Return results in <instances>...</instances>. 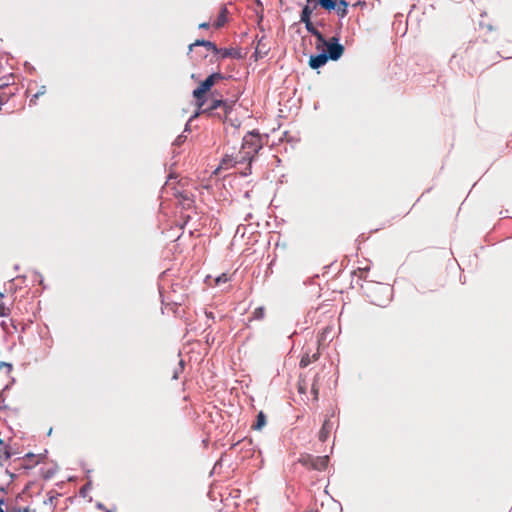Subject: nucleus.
I'll return each instance as SVG.
<instances>
[{"mask_svg": "<svg viewBox=\"0 0 512 512\" xmlns=\"http://www.w3.org/2000/svg\"><path fill=\"white\" fill-rule=\"evenodd\" d=\"M210 24L208 22H203L199 25L200 29H207L209 28Z\"/></svg>", "mask_w": 512, "mask_h": 512, "instance_id": "c9c22d12", "label": "nucleus"}, {"mask_svg": "<svg viewBox=\"0 0 512 512\" xmlns=\"http://www.w3.org/2000/svg\"><path fill=\"white\" fill-rule=\"evenodd\" d=\"M13 79V75L3 76L0 78V89H3L11 84L10 80ZM4 103L2 96H0V105Z\"/></svg>", "mask_w": 512, "mask_h": 512, "instance_id": "6ab92c4d", "label": "nucleus"}, {"mask_svg": "<svg viewBox=\"0 0 512 512\" xmlns=\"http://www.w3.org/2000/svg\"><path fill=\"white\" fill-rule=\"evenodd\" d=\"M265 310L264 307H257L253 312V318L257 320H261L264 318Z\"/></svg>", "mask_w": 512, "mask_h": 512, "instance_id": "4be33fe9", "label": "nucleus"}, {"mask_svg": "<svg viewBox=\"0 0 512 512\" xmlns=\"http://www.w3.org/2000/svg\"><path fill=\"white\" fill-rule=\"evenodd\" d=\"M329 457L328 456H315V459L313 461V470L322 471L326 469L328 466Z\"/></svg>", "mask_w": 512, "mask_h": 512, "instance_id": "f8f14e48", "label": "nucleus"}, {"mask_svg": "<svg viewBox=\"0 0 512 512\" xmlns=\"http://www.w3.org/2000/svg\"><path fill=\"white\" fill-rule=\"evenodd\" d=\"M240 446L241 450H246L247 452H254V445L251 439H242L238 441L237 443L233 444L231 446V449H235L236 447Z\"/></svg>", "mask_w": 512, "mask_h": 512, "instance_id": "4468645a", "label": "nucleus"}, {"mask_svg": "<svg viewBox=\"0 0 512 512\" xmlns=\"http://www.w3.org/2000/svg\"><path fill=\"white\" fill-rule=\"evenodd\" d=\"M322 41L316 40V49L320 50L322 47H325L322 51L327 56L329 60L337 61L344 54L345 48L340 43V36L337 33L330 39H326L323 35Z\"/></svg>", "mask_w": 512, "mask_h": 512, "instance_id": "f03ea898", "label": "nucleus"}, {"mask_svg": "<svg viewBox=\"0 0 512 512\" xmlns=\"http://www.w3.org/2000/svg\"><path fill=\"white\" fill-rule=\"evenodd\" d=\"M10 315V309L5 306L4 303L0 302V316L7 317Z\"/></svg>", "mask_w": 512, "mask_h": 512, "instance_id": "5701e85b", "label": "nucleus"}, {"mask_svg": "<svg viewBox=\"0 0 512 512\" xmlns=\"http://www.w3.org/2000/svg\"><path fill=\"white\" fill-rule=\"evenodd\" d=\"M310 363H311V359H310L309 355H305V356H303V357L301 358V360H300V364H299V365H300V367H301V368H305V367H307Z\"/></svg>", "mask_w": 512, "mask_h": 512, "instance_id": "b1692460", "label": "nucleus"}, {"mask_svg": "<svg viewBox=\"0 0 512 512\" xmlns=\"http://www.w3.org/2000/svg\"><path fill=\"white\" fill-rule=\"evenodd\" d=\"M3 445V440L0 438V446Z\"/></svg>", "mask_w": 512, "mask_h": 512, "instance_id": "09e8293b", "label": "nucleus"}, {"mask_svg": "<svg viewBox=\"0 0 512 512\" xmlns=\"http://www.w3.org/2000/svg\"><path fill=\"white\" fill-rule=\"evenodd\" d=\"M106 512H111L110 510H107Z\"/></svg>", "mask_w": 512, "mask_h": 512, "instance_id": "8fccbe9b", "label": "nucleus"}, {"mask_svg": "<svg viewBox=\"0 0 512 512\" xmlns=\"http://www.w3.org/2000/svg\"><path fill=\"white\" fill-rule=\"evenodd\" d=\"M311 392L314 396V400H318V395H319V388L316 384V380H314L312 386H311Z\"/></svg>", "mask_w": 512, "mask_h": 512, "instance_id": "a878e982", "label": "nucleus"}, {"mask_svg": "<svg viewBox=\"0 0 512 512\" xmlns=\"http://www.w3.org/2000/svg\"><path fill=\"white\" fill-rule=\"evenodd\" d=\"M365 5H366V2H365V1H361V0H359L358 2H356V3L354 4V6H361V7H363V6H365Z\"/></svg>", "mask_w": 512, "mask_h": 512, "instance_id": "e433bc0d", "label": "nucleus"}, {"mask_svg": "<svg viewBox=\"0 0 512 512\" xmlns=\"http://www.w3.org/2000/svg\"><path fill=\"white\" fill-rule=\"evenodd\" d=\"M328 61L329 59L327 58V56L324 54L323 51H321L319 54H312L310 56L309 66L312 69H319L323 67Z\"/></svg>", "mask_w": 512, "mask_h": 512, "instance_id": "0eeeda50", "label": "nucleus"}, {"mask_svg": "<svg viewBox=\"0 0 512 512\" xmlns=\"http://www.w3.org/2000/svg\"><path fill=\"white\" fill-rule=\"evenodd\" d=\"M91 488V483L88 482L86 485H84L81 490H80V494L85 497L86 495V492Z\"/></svg>", "mask_w": 512, "mask_h": 512, "instance_id": "cd10ccee", "label": "nucleus"}, {"mask_svg": "<svg viewBox=\"0 0 512 512\" xmlns=\"http://www.w3.org/2000/svg\"><path fill=\"white\" fill-rule=\"evenodd\" d=\"M262 149L261 136L257 130L249 131L244 137L242 142V149L236 156V163H243L248 161L249 172H245L244 175L251 173V162L254 160L255 155Z\"/></svg>", "mask_w": 512, "mask_h": 512, "instance_id": "f257e3e1", "label": "nucleus"}, {"mask_svg": "<svg viewBox=\"0 0 512 512\" xmlns=\"http://www.w3.org/2000/svg\"><path fill=\"white\" fill-rule=\"evenodd\" d=\"M5 503L4 499L0 500V512H5V510L2 508V505Z\"/></svg>", "mask_w": 512, "mask_h": 512, "instance_id": "4c0bfd02", "label": "nucleus"}, {"mask_svg": "<svg viewBox=\"0 0 512 512\" xmlns=\"http://www.w3.org/2000/svg\"><path fill=\"white\" fill-rule=\"evenodd\" d=\"M348 6L349 3L346 0H338L334 11L340 18H344L348 14Z\"/></svg>", "mask_w": 512, "mask_h": 512, "instance_id": "2eb2a0df", "label": "nucleus"}, {"mask_svg": "<svg viewBox=\"0 0 512 512\" xmlns=\"http://www.w3.org/2000/svg\"><path fill=\"white\" fill-rule=\"evenodd\" d=\"M97 508L101 510H105V506L102 503H97Z\"/></svg>", "mask_w": 512, "mask_h": 512, "instance_id": "58836bf2", "label": "nucleus"}, {"mask_svg": "<svg viewBox=\"0 0 512 512\" xmlns=\"http://www.w3.org/2000/svg\"><path fill=\"white\" fill-rule=\"evenodd\" d=\"M314 459H315V456H313V455L303 454L298 459V462L301 463L303 466L312 469Z\"/></svg>", "mask_w": 512, "mask_h": 512, "instance_id": "a211bd4d", "label": "nucleus"}, {"mask_svg": "<svg viewBox=\"0 0 512 512\" xmlns=\"http://www.w3.org/2000/svg\"><path fill=\"white\" fill-rule=\"evenodd\" d=\"M308 2H316L317 7L320 6L321 8L327 10V11H334L336 9V4L338 0H307Z\"/></svg>", "mask_w": 512, "mask_h": 512, "instance_id": "ddd939ff", "label": "nucleus"}, {"mask_svg": "<svg viewBox=\"0 0 512 512\" xmlns=\"http://www.w3.org/2000/svg\"><path fill=\"white\" fill-rule=\"evenodd\" d=\"M333 422L329 419V418H326L323 422V425L319 431V440L321 442H325L328 437H329V434L331 432V430L333 429Z\"/></svg>", "mask_w": 512, "mask_h": 512, "instance_id": "6e6552de", "label": "nucleus"}, {"mask_svg": "<svg viewBox=\"0 0 512 512\" xmlns=\"http://www.w3.org/2000/svg\"><path fill=\"white\" fill-rule=\"evenodd\" d=\"M225 105H222L221 107V116H223V120L227 118V116L232 112L235 101H230L227 99H224Z\"/></svg>", "mask_w": 512, "mask_h": 512, "instance_id": "f3484780", "label": "nucleus"}, {"mask_svg": "<svg viewBox=\"0 0 512 512\" xmlns=\"http://www.w3.org/2000/svg\"><path fill=\"white\" fill-rule=\"evenodd\" d=\"M45 93V86H42L41 89L33 95V98L30 100V102H33L34 99H37L40 95H43Z\"/></svg>", "mask_w": 512, "mask_h": 512, "instance_id": "c85d7f7f", "label": "nucleus"}, {"mask_svg": "<svg viewBox=\"0 0 512 512\" xmlns=\"http://www.w3.org/2000/svg\"><path fill=\"white\" fill-rule=\"evenodd\" d=\"M196 46H204L207 49L212 50L214 53H218L217 45L209 40H196L194 43L189 45V50L191 51Z\"/></svg>", "mask_w": 512, "mask_h": 512, "instance_id": "9b49d317", "label": "nucleus"}, {"mask_svg": "<svg viewBox=\"0 0 512 512\" xmlns=\"http://www.w3.org/2000/svg\"><path fill=\"white\" fill-rule=\"evenodd\" d=\"M3 365H6L4 361H0V369L3 368Z\"/></svg>", "mask_w": 512, "mask_h": 512, "instance_id": "a18cd8bd", "label": "nucleus"}, {"mask_svg": "<svg viewBox=\"0 0 512 512\" xmlns=\"http://www.w3.org/2000/svg\"><path fill=\"white\" fill-rule=\"evenodd\" d=\"M54 474H55V470H53V469H48L47 471H45V472L43 473V477H44L45 479H50V478H52V477H53V475H54Z\"/></svg>", "mask_w": 512, "mask_h": 512, "instance_id": "bb28decb", "label": "nucleus"}, {"mask_svg": "<svg viewBox=\"0 0 512 512\" xmlns=\"http://www.w3.org/2000/svg\"><path fill=\"white\" fill-rule=\"evenodd\" d=\"M187 131H190L189 123H187V124L185 125L184 132H187Z\"/></svg>", "mask_w": 512, "mask_h": 512, "instance_id": "37998d69", "label": "nucleus"}, {"mask_svg": "<svg viewBox=\"0 0 512 512\" xmlns=\"http://www.w3.org/2000/svg\"><path fill=\"white\" fill-rule=\"evenodd\" d=\"M180 197L183 201H189V202H192L191 198L189 197V195L187 193H181L180 194Z\"/></svg>", "mask_w": 512, "mask_h": 512, "instance_id": "2f4dec72", "label": "nucleus"}, {"mask_svg": "<svg viewBox=\"0 0 512 512\" xmlns=\"http://www.w3.org/2000/svg\"><path fill=\"white\" fill-rule=\"evenodd\" d=\"M19 512H30V509L28 507H25L23 509H19Z\"/></svg>", "mask_w": 512, "mask_h": 512, "instance_id": "79ce46f5", "label": "nucleus"}, {"mask_svg": "<svg viewBox=\"0 0 512 512\" xmlns=\"http://www.w3.org/2000/svg\"><path fill=\"white\" fill-rule=\"evenodd\" d=\"M314 25H315L316 27L318 26V27H322V28H323V27L325 26V21H324L323 19L318 20V21L316 22V24H314Z\"/></svg>", "mask_w": 512, "mask_h": 512, "instance_id": "f704fd0d", "label": "nucleus"}, {"mask_svg": "<svg viewBox=\"0 0 512 512\" xmlns=\"http://www.w3.org/2000/svg\"><path fill=\"white\" fill-rule=\"evenodd\" d=\"M235 160H236V158H235V159H233L232 157H230V156L226 155V156L223 158L222 163H223V164H229V163H231L232 161H234V162H235Z\"/></svg>", "mask_w": 512, "mask_h": 512, "instance_id": "7c9ffc66", "label": "nucleus"}, {"mask_svg": "<svg viewBox=\"0 0 512 512\" xmlns=\"http://www.w3.org/2000/svg\"><path fill=\"white\" fill-rule=\"evenodd\" d=\"M303 6L300 13V22L305 24V28L308 33L316 38V40L322 41L323 34L316 28L311 18L313 12L317 9L316 2H308Z\"/></svg>", "mask_w": 512, "mask_h": 512, "instance_id": "7ed1b4c3", "label": "nucleus"}, {"mask_svg": "<svg viewBox=\"0 0 512 512\" xmlns=\"http://www.w3.org/2000/svg\"><path fill=\"white\" fill-rule=\"evenodd\" d=\"M10 457H11V453H10L9 449L6 447L5 451H4V459L7 460Z\"/></svg>", "mask_w": 512, "mask_h": 512, "instance_id": "72a5a7b5", "label": "nucleus"}, {"mask_svg": "<svg viewBox=\"0 0 512 512\" xmlns=\"http://www.w3.org/2000/svg\"><path fill=\"white\" fill-rule=\"evenodd\" d=\"M228 281V278H227V275L226 274H222L220 275L219 277L216 278V283L219 284V283H225Z\"/></svg>", "mask_w": 512, "mask_h": 512, "instance_id": "c756f323", "label": "nucleus"}, {"mask_svg": "<svg viewBox=\"0 0 512 512\" xmlns=\"http://www.w3.org/2000/svg\"><path fill=\"white\" fill-rule=\"evenodd\" d=\"M55 500H56V496L52 495V492H49L48 498L46 500H44V504L49 505L51 507V509H55L56 508Z\"/></svg>", "mask_w": 512, "mask_h": 512, "instance_id": "412c9836", "label": "nucleus"}, {"mask_svg": "<svg viewBox=\"0 0 512 512\" xmlns=\"http://www.w3.org/2000/svg\"><path fill=\"white\" fill-rule=\"evenodd\" d=\"M4 297V294L2 292H0V298H3Z\"/></svg>", "mask_w": 512, "mask_h": 512, "instance_id": "de8ad7c7", "label": "nucleus"}, {"mask_svg": "<svg viewBox=\"0 0 512 512\" xmlns=\"http://www.w3.org/2000/svg\"><path fill=\"white\" fill-rule=\"evenodd\" d=\"M224 79H226V76L224 74L220 72H213L199 84V93H208L217 81Z\"/></svg>", "mask_w": 512, "mask_h": 512, "instance_id": "39448f33", "label": "nucleus"}, {"mask_svg": "<svg viewBox=\"0 0 512 512\" xmlns=\"http://www.w3.org/2000/svg\"><path fill=\"white\" fill-rule=\"evenodd\" d=\"M186 139H187V137L184 134H181V135L177 136V138L173 142V145L180 146L186 141Z\"/></svg>", "mask_w": 512, "mask_h": 512, "instance_id": "393cba45", "label": "nucleus"}, {"mask_svg": "<svg viewBox=\"0 0 512 512\" xmlns=\"http://www.w3.org/2000/svg\"><path fill=\"white\" fill-rule=\"evenodd\" d=\"M6 408H7V405H5V404H0V410L6 409Z\"/></svg>", "mask_w": 512, "mask_h": 512, "instance_id": "c03bdc74", "label": "nucleus"}, {"mask_svg": "<svg viewBox=\"0 0 512 512\" xmlns=\"http://www.w3.org/2000/svg\"><path fill=\"white\" fill-rule=\"evenodd\" d=\"M206 94L207 93H199L198 87L193 90L192 96L195 99V103H196V106H197V111L191 117L190 120H192L193 118H195L198 115L202 114L201 110H204V108H205L204 106H205V104L207 102Z\"/></svg>", "mask_w": 512, "mask_h": 512, "instance_id": "423d86ee", "label": "nucleus"}, {"mask_svg": "<svg viewBox=\"0 0 512 512\" xmlns=\"http://www.w3.org/2000/svg\"><path fill=\"white\" fill-rule=\"evenodd\" d=\"M6 365H3L7 369V372L10 373L13 370V365L11 363L5 362Z\"/></svg>", "mask_w": 512, "mask_h": 512, "instance_id": "473e14b6", "label": "nucleus"}, {"mask_svg": "<svg viewBox=\"0 0 512 512\" xmlns=\"http://www.w3.org/2000/svg\"><path fill=\"white\" fill-rule=\"evenodd\" d=\"M34 457H35V454H33V453H28V454H26V456H25V458H29V459H32V458H34Z\"/></svg>", "mask_w": 512, "mask_h": 512, "instance_id": "ea45409f", "label": "nucleus"}, {"mask_svg": "<svg viewBox=\"0 0 512 512\" xmlns=\"http://www.w3.org/2000/svg\"><path fill=\"white\" fill-rule=\"evenodd\" d=\"M266 425V415L260 411L256 416V421L252 425L254 430H261Z\"/></svg>", "mask_w": 512, "mask_h": 512, "instance_id": "dca6fc26", "label": "nucleus"}, {"mask_svg": "<svg viewBox=\"0 0 512 512\" xmlns=\"http://www.w3.org/2000/svg\"><path fill=\"white\" fill-rule=\"evenodd\" d=\"M184 365H185V362L184 360H180L179 361V364H178V367L174 370L173 372V375H172V379L173 380H177L179 378V375L183 372L184 370Z\"/></svg>", "mask_w": 512, "mask_h": 512, "instance_id": "aec40b11", "label": "nucleus"}, {"mask_svg": "<svg viewBox=\"0 0 512 512\" xmlns=\"http://www.w3.org/2000/svg\"><path fill=\"white\" fill-rule=\"evenodd\" d=\"M228 13H229V11H228L226 5H222L221 8H220L218 17H217L216 21L213 24L215 28H217V29L221 28V27H223L226 24Z\"/></svg>", "mask_w": 512, "mask_h": 512, "instance_id": "9d476101", "label": "nucleus"}, {"mask_svg": "<svg viewBox=\"0 0 512 512\" xmlns=\"http://www.w3.org/2000/svg\"><path fill=\"white\" fill-rule=\"evenodd\" d=\"M216 95L221 96L216 90L211 93V102L204 108V110H201V113L208 117L223 120V116H221V112L219 110H221L222 105H225V101L222 98H215Z\"/></svg>", "mask_w": 512, "mask_h": 512, "instance_id": "20e7f679", "label": "nucleus"}, {"mask_svg": "<svg viewBox=\"0 0 512 512\" xmlns=\"http://www.w3.org/2000/svg\"><path fill=\"white\" fill-rule=\"evenodd\" d=\"M305 512H318L317 510H308V511H305Z\"/></svg>", "mask_w": 512, "mask_h": 512, "instance_id": "49530a36", "label": "nucleus"}, {"mask_svg": "<svg viewBox=\"0 0 512 512\" xmlns=\"http://www.w3.org/2000/svg\"><path fill=\"white\" fill-rule=\"evenodd\" d=\"M217 54H220L222 58L231 57L234 59H241L243 57L241 51L234 48H218Z\"/></svg>", "mask_w": 512, "mask_h": 512, "instance_id": "1a4fd4ad", "label": "nucleus"}, {"mask_svg": "<svg viewBox=\"0 0 512 512\" xmlns=\"http://www.w3.org/2000/svg\"><path fill=\"white\" fill-rule=\"evenodd\" d=\"M205 314H206L207 318H211V319H213V318H214V316H213V313H212V312H206Z\"/></svg>", "mask_w": 512, "mask_h": 512, "instance_id": "a19ab883", "label": "nucleus"}]
</instances>
